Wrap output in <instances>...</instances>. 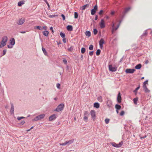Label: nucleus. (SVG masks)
I'll return each instance as SVG.
<instances>
[{
    "label": "nucleus",
    "mask_w": 152,
    "mask_h": 152,
    "mask_svg": "<svg viewBox=\"0 0 152 152\" xmlns=\"http://www.w3.org/2000/svg\"><path fill=\"white\" fill-rule=\"evenodd\" d=\"M140 88V86L139 85L136 89L133 91V92L135 93V94L136 95L137 94V91Z\"/></svg>",
    "instance_id": "obj_24"
},
{
    "label": "nucleus",
    "mask_w": 152,
    "mask_h": 152,
    "mask_svg": "<svg viewBox=\"0 0 152 152\" xmlns=\"http://www.w3.org/2000/svg\"><path fill=\"white\" fill-rule=\"evenodd\" d=\"M94 34V35H96L98 32V30L96 28H94L93 30Z\"/></svg>",
    "instance_id": "obj_37"
},
{
    "label": "nucleus",
    "mask_w": 152,
    "mask_h": 152,
    "mask_svg": "<svg viewBox=\"0 0 152 152\" xmlns=\"http://www.w3.org/2000/svg\"><path fill=\"white\" fill-rule=\"evenodd\" d=\"M74 140L72 139V140H70L68 141H66L67 142V144L68 145H69V144H70L73 143V142H74Z\"/></svg>",
    "instance_id": "obj_27"
},
{
    "label": "nucleus",
    "mask_w": 152,
    "mask_h": 152,
    "mask_svg": "<svg viewBox=\"0 0 152 152\" xmlns=\"http://www.w3.org/2000/svg\"><path fill=\"white\" fill-rule=\"evenodd\" d=\"M98 6L97 4H96L94 7V8L92 9L91 10V14L92 15H94L96 12V11L97 10Z\"/></svg>",
    "instance_id": "obj_6"
},
{
    "label": "nucleus",
    "mask_w": 152,
    "mask_h": 152,
    "mask_svg": "<svg viewBox=\"0 0 152 152\" xmlns=\"http://www.w3.org/2000/svg\"><path fill=\"white\" fill-rule=\"evenodd\" d=\"M64 104L63 103H61L55 109V111L57 112L62 111L64 108Z\"/></svg>",
    "instance_id": "obj_2"
},
{
    "label": "nucleus",
    "mask_w": 152,
    "mask_h": 152,
    "mask_svg": "<svg viewBox=\"0 0 152 152\" xmlns=\"http://www.w3.org/2000/svg\"><path fill=\"white\" fill-rule=\"evenodd\" d=\"M122 22V20H120L119 21V23L117 25V26L116 27H114V24H113V25L112 27H113V29L112 30V34H113L114 31H115L119 27L120 24Z\"/></svg>",
    "instance_id": "obj_7"
},
{
    "label": "nucleus",
    "mask_w": 152,
    "mask_h": 152,
    "mask_svg": "<svg viewBox=\"0 0 152 152\" xmlns=\"http://www.w3.org/2000/svg\"><path fill=\"white\" fill-rule=\"evenodd\" d=\"M115 13V12L114 11H111V14L112 15H113Z\"/></svg>",
    "instance_id": "obj_62"
},
{
    "label": "nucleus",
    "mask_w": 152,
    "mask_h": 152,
    "mask_svg": "<svg viewBox=\"0 0 152 152\" xmlns=\"http://www.w3.org/2000/svg\"><path fill=\"white\" fill-rule=\"evenodd\" d=\"M109 69L110 71L115 72L117 70V67H113L112 65H109Z\"/></svg>",
    "instance_id": "obj_8"
},
{
    "label": "nucleus",
    "mask_w": 152,
    "mask_h": 152,
    "mask_svg": "<svg viewBox=\"0 0 152 152\" xmlns=\"http://www.w3.org/2000/svg\"><path fill=\"white\" fill-rule=\"evenodd\" d=\"M60 145H62V146H64V143H60Z\"/></svg>",
    "instance_id": "obj_63"
},
{
    "label": "nucleus",
    "mask_w": 152,
    "mask_h": 152,
    "mask_svg": "<svg viewBox=\"0 0 152 152\" xmlns=\"http://www.w3.org/2000/svg\"><path fill=\"white\" fill-rule=\"evenodd\" d=\"M45 116V115L44 114H40L39 115L37 116L33 120V121H37L42 119L44 118Z\"/></svg>",
    "instance_id": "obj_3"
},
{
    "label": "nucleus",
    "mask_w": 152,
    "mask_h": 152,
    "mask_svg": "<svg viewBox=\"0 0 152 152\" xmlns=\"http://www.w3.org/2000/svg\"><path fill=\"white\" fill-rule=\"evenodd\" d=\"M25 123V121L24 120L22 121L20 124L21 125H23Z\"/></svg>",
    "instance_id": "obj_59"
},
{
    "label": "nucleus",
    "mask_w": 152,
    "mask_h": 152,
    "mask_svg": "<svg viewBox=\"0 0 152 152\" xmlns=\"http://www.w3.org/2000/svg\"><path fill=\"white\" fill-rule=\"evenodd\" d=\"M60 85L59 83H58L56 84V87L58 88H60Z\"/></svg>",
    "instance_id": "obj_54"
},
{
    "label": "nucleus",
    "mask_w": 152,
    "mask_h": 152,
    "mask_svg": "<svg viewBox=\"0 0 152 152\" xmlns=\"http://www.w3.org/2000/svg\"><path fill=\"white\" fill-rule=\"evenodd\" d=\"M66 29L68 31H72L73 30V27L71 25H68L66 26Z\"/></svg>",
    "instance_id": "obj_18"
},
{
    "label": "nucleus",
    "mask_w": 152,
    "mask_h": 152,
    "mask_svg": "<svg viewBox=\"0 0 152 152\" xmlns=\"http://www.w3.org/2000/svg\"><path fill=\"white\" fill-rule=\"evenodd\" d=\"M103 12V11L102 10H101L99 12V14L100 15H101L102 14Z\"/></svg>",
    "instance_id": "obj_51"
},
{
    "label": "nucleus",
    "mask_w": 152,
    "mask_h": 152,
    "mask_svg": "<svg viewBox=\"0 0 152 152\" xmlns=\"http://www.w3.org/2000/svg\"><path fill=\"white\" fill-rule=\"evenodd\" d=\"M86 51V49L84 48H82L81 49V53H84Z\"/></svg>",
    "instance_id": "obj_34"
},
{
    "label": "nucleus",
    "mask_w": 152,
    "mask_h": 152,
    "mask_svg": "<svg viewBox=\"0 0 152 152\" xmlns=\"http://www.w3.org/2000/svg\"><path fill=\"white\" fill-rule=\"evenodd\" d=\"M135 71V70L134 69H126L125 72L126 73H133L134 71Z\"/></svg>",
    "instance_id": "obj_11"
},
{
    "label": "nucleus",
    "mask_w": 152,
    "mask_h": 152,
    "mask_svg": "<svg viewBox=\"0 0 152 152\" xmlns=\"http://www.w3.org/2000/svg\"><path fill=\"white\" fill-rule=\"evenodd\" d=\"M148 34L147 32V30H145V32L143 33V34L141 35V37L142 38V37L143 36H145L146 35Z\"/></svg>",
    "instance_id": "obj_33"
},
{
    "label": "nucleus",
    "mask_w": 152,
    "mask_h": 152,
    "mask_svg": "<svg viewBox=\"0 0 152 152\" xmlns=\"http://www.w3.org/2000/svg\"><path fill=\"white\" fill-rule=\"evenodd\" d=\"M44 1H45V2L46 4H47L48 7L49 8L50 7V5H49V4L48 1L47 0H43Z\"/></svg>",
    "instance_id": "obj_39"
},
{
    "label": "nucleus",
    "mask_w": 152,
    "mask_h": 152,
    "mask_svg": "<svg viewBox=\"0 0 152 152\" xmlns=\"http://www.w3.org/2000/svg\"><path fill=\"white\" fill-rule=\"evenodd\" d=\"M124 114V111H122L120 114L121 116H123Z\"/></svg>",
    "instance_id": "obj_49"
},
{
    "label": "nucleus",
    "mask_w": 152,
    "mask_h": 152,
    "mask_svg": "<svg viewBox=\"0 0 152 152\" xmlns=\"http://www.w3.org/2000/svg\"><path fill=\"white\" fill-rule=\"evenodd\" d=\"M104 43V41L103 38H101L99 42L100 48L102 49L103 47V45Z\"/></svg>",
    "instance_id": "obj_9"
},
{
    "label": "nucleus",
    "mask_w": 152,
    "mask_h": 152,
    "mask_svg": "<svg viewBox=\"0 0 152 152\" xmlns=\"http://www.w3.org/2000/svg\"><path fill=\"white\" fill-rule=\"evenodd\" d=\"M109 121H110V119H109L108 118H106L105 120V123L106 124H108L109 123Z\"/></svg>",
    "instance_id": "obj_44"
},
{
    "label": "nucleus",
    "mask_w": 152,
    "mask_h": 152,
    "mask_svg": "<svg viewBox=\"0 0 152 152\" xmlns=\"http://www.w3.org/2000/svg\"><path fill=\"white\" fill-rule=\"evenodd\" d=\"M142 67V65L141 64H139L135 66V68L137 69H140Z\"/></svg>",
    "instance_id": "obj_20"
},
{
    "label": "nucleus",
    "mask_w": 152,
    "mask_h": 152,
    "mask_svg": "<svg viewBox=\"0 0 152 152\" xmlns=\"http://www.w3.org/2000/svg\"><path fill=\"white\" fill-rule=\"evenodd\" d=\"M115 108L117 110H120L121 108V106L118 104H116L115 105Z\"/></svg>",
    "instance_id": "obj_26"
},
{
    "label": "nucleus",
    "mask_w": 152,
    "mask_h": 152,
    "mask_svg": "<svg viewBox=\"0 0 152 152\" xmlns=\"http://www.w3.org/2000/svg\"><path fill=\"white\" fill-rule=\"evenodd\" d=\"M61 16L63 20H65V17L64 14H62L61 15Z\"/></svg>",
    "instance_id": "obj_48"
},
{
    "label": "nucleus",
    "mask_w": 152,
    "mask_h": 152,
    "mask_svg": "<svg viewBox=\"0 0 152 152\" xmlns=\"http://www.w3.org/2000/svg\"><path fill=\"white\" fill-rule=\"evenodd\" d=\"M94 51H91L89 52V54L90 56H92L94 54Z\"/></svg>",
    "instance_id": "obj_47"
},
{
    "label": "nucleus",
    "mask_w": 152,
    "mask_h": 152,
    "mask_svg": "<svg viewBox=\"0 0 152 152\" xmlns=\"http://www.w3.org/2000/svg\"><path fill=\"white\" fill-rule=\"evenodd\" d=\"M7 40L8 38L7 36H4L2 37V40L1 42L0 48H2L6 45Z\"/></svg>",
    "instance_id": "obj_1"
},
{
    "label": "nucleus",
    "mask_w": 152,
    "mask_h": 152,
    "mask_svg": "<svg viewBox=\"0 0 152 152\" xmlns=\"http://www.w3.org/2000/svg\"><path fill=\"white\" fill-rule=\"evenodd\" d=\"M56 115L55 114H53L51 115L50 116L49 118V120L50 121H52L56 119Z\"/></svg>",
    "instance_id": "obj_10"
},
{
    "label": "nucleus",
    "mask_w": 152,
    "mask_h": 152,
    "mask_svg": "<svg viewBox=\"0 0 152 152\" xmlns=\"http://www.w3.org/2000/svg\"><path fill=\"white\" fill-rule=\"evenodd\" d=\"M88 116H84L83 119L84 121H87L88 120Z\"/></svg>",
    "instance_id": "obj_53"
},
{
    "label": "nucleus",
    "mask_w": 152,
    "mask_h": 152,
    "mask_svg": "<svg viewBox=\"0 0 152 152\" xmlns=\"http://www.w3.org/2000/svg\"><path fill=\"white\" fill-rule=\"evenodd\" d=\"M92 118L94 120L96 118L95 112L94 110H91L90 112Z\"/></svg>",
    "instance_id": "obj_12"
},
{
    "label": "nucleus",
    "mask_w": 152,
    "mask_h": 152,
    "mask_svg": "<svg viewBox=\"0 0 152 152\" xmlns=\"http://www.w3.org/2000/svg\"><path fill=\"white\" fill-rule=\"evenodd\" d=\"M148 80H146L143 83V85L146 86V84H148Z\"/></svg>",
    "instance_id": "obj_50"
},
{
    "label": "nucleus",
    "mask_w": 152,
    "mask_h": 152,
    "mask_svg": "<svg viewBox=\"0 0 152 152\" xmlns=\"http://www.w3.org/2000/svg\"><path fill=\"white\" fill-rule=\"evenodd\" d=\"M143 88L146 93H148L150 92V90L148 89L146 86L143 85Z\"/></svg>",
    "instance_id": "obj_19"
},
{
    "label": "nucleus",
    "mask_w": 152,
    "mask_h": 152,
    "mask_svg": "<svg viewBox=\"0 0 152 152\" xmlns=\"http://www.w3.org/2000/svg\"><path fill=\"white\" fill-rule=\"evenodd\" d=\"M86 35L88 36V37H90L91 36V33L90 31H87L85 32Z\"/></svg>",
    "instance_id": "obj_23"
},
{
    "label": "nucleus",
    "mask_w": 152,
    "mask_h": 152,
    "mask_svg": "<svg viewBox=\"0 0 152 152\" xmlns=\"http://www.w3.org/2000/svg\"><path fill=\"white\" fill-rule=\"evenodd\" d=\"M98 18V15H96L95 16V20H97Z\"/></svg>",
    "instance_id": "obj_60"
},
{
    "label": "nucleus",
    "mask_w": 152,
    "mask_h": 152,
    "mask_svg": "<svg viewBox=\"0 0 152 152\" xmlns=\"http://www.w3.org/2000/svg\"><path fill=\"white\" fill-rule=\"evenodd\" d=\"M24 3L23 2V1H20L18 3V6H20L22 5L23 4H24Z\"/></svg>",
    "instance_id": "obj_32"
},
{
    "label": "nucleus",
    "mask_w": 152,
    "mask_h": 152,
    "mask_svg": "<svg viewBox=\"0 0 152 152\" xmlns=\"http://www.w3.org/2000/svg\"><path fill=\"white\" fill-rule=\"evenodd\" d=\"M89 115V113L87 111H85L84 114V116H88Z\"/></svg>",
    "instance_id": "obj_38"
},
{
    "label": "nucleus",
    "mask_w": 152,
    "mask_h": 152,
    "mask_svg": "<svg viewBox=\"0 0 152 152\" xmlns=\"http://www.w3.org/2000/svg\"><path fill=\"white\" fill-rule=\"evenodd\" d=\"M121 93L120 92H119L118 93L117 97V100L118 103H120L121 102Z\"/></svg>",
    "instance_id": "obj_14"
},
{
    "label": "nucleus",
    "mask_w": 152,
    "mask_h": 152,
    "mask_svg": "<svg viewBox=\"0 0 152 152\" xmlns=\"http://www.w3.org/2000/svg\"><path fill=\"white\" fill-rule=\"evenodd\" d=\"M25 118V117L21 116L20 117H19L17 118V119L18 120H20L21 119L24 118Z\"/></svg>",
    "instance_id": "obj_45"
},
{
    "label": "nucleus",
    "mask_w": 152,
    "mask_h": 152,
    "mask_svg": "<svg viewBox=\"0 0 152 152\" xmlns=\"http://www.w3.org/2000/svg\"><path fill=\"white\" fill-rule=\"evenodd\" d=\"M99 25L101 28H104L105 27V25L104 19H102L101 20V22L99 23Z\"/></svg>",
    "instance_id": "obj_13"
},
{
    "label": "nucleus",
    "mask_w": 152,
    "mask_h": 152,
    "mask_svg": "<svg viewBox=\"0 0 152 152\" xmlns=\"http://www.w3.org/2000/svg\"><path fill=\"white\" fill-rule=\"evenodd\" d=\"M89 49L90 50H92L93 49V45H89Z\"/></svg>",
    "instance_id": "obj_42"
},
{
    "label": "nucleus",
    "mask_w": 152,
    "mask_h": 152,
    "mask_svg": "<svg viewBox=\"0 0 152 152\" xmlns=\"http://www.w3.org/2000/svg\"><path fill=\"white\" fill-rule=\"evenodd\" d=\"M42 50L44 54L45 55H47V53L46 51V50L44 48L42 47Z\"/></svg>",
    "instance_id": "obj_29"
},
{
    "label": "nucleus",
    "mask_w": 152,
    "mask_h": 152,
    "mask_svg": "<svg viewBox=\"0 0 152 152\" xmlns=\"http://www.w3.org/2000/svg\"><path fill=\"white\" fill-rule=\"evenodd\" d=\"M43 29L44 30H46L47 29V27L46 26H44L43 27Z\"/></svg>",
    "instance_id": "obj_61"
},
{
    "label": "nucleus",
    "mask_w": 152,
    "mask_h": 152,
    "mask_svg": "<svg viewBox=\"0 0 152 152\" xmlns=\"http://www.w3.org/2000/svg\"><path fill=\"white\" fill-rule=\"evenodd\" d=\"M130 9V7H128L127 8H126L124 10V14H126V12H127L128 11H129V10Z\"/></svg>",
    "instance_id": "obj_28"
},
{
    "label": "nucleus",
    "mask_w": 152,
    "mask_h": 152,
    "mask_svg": "<svg viewBox=\"0 0 152 152\" xmlns=\"http://www.w3.org/2000/svg\"><path fill=\"white\" fill-rule=\"evenodd\" d=\"M78 13L77 12H74V18H77L78 17Z\"/></svg>",
    "instance_id": "obj_35"
},
{
    "label": "nucleus",
    "mask_w": 152,
    "mask_h": 152,
    "mask_svg": "<svg viewBox=\"0 0 152 152\" xmlns=\"http://www.w3.org/2000/svg\"><path fill=\"white\" fill-rule=\"evenodd\" d=\"M147 137V136L146 135H145V136H141L140 137V138L141 139H144V138H145V137Z\"/></svg>",
    "instance_id": "obj_58"
},
{
    "label": "nucleus",
    "mask_w": 152,
    "mask_h": 152,
    "mask_svg": "<svg viewBox=\"0 0 152 152\" xmlns=\"http://www.w3.org/2000/svg\"><path fill=\"white\" fill-rule=\"evenodd\" d=\"M94 107L96 108H98L99 107V104L98 102H95L94 104Z\"/></svg>",
    "instance_id": "obj_21"
},
{
    "label": "nucleus",
    "mask_w": 152,
    "mask_h": 152,
    "mask_svg": "<svg viewBox=\"0 0 152 152\" xmlns=\"http://www.w3.org/2000/svg\"><path fill=\"white\" fill-rule=\"evenodd\" d=\"M148 60H146L145 62V64H148Z\"/></svg>",
    "instance_id": "obj_64"
},
{
    "label": "nucleus",
    "mask_w": 152,
    "mask_h": 152,
    "mask_svg": "<svg viewBox=\"0 0 152 152\" xmlns=\"http://www.w3.org/2000/svg\"><path fill=\"white\" fill-rule=\"evenodd\" d=\"M138 98L137 97H136V98H134L133 99V101L134 103L135 104H137V101H138Z\"/></svg>",
    "instance_id": "obj_25"
},
{
    "label": "nucleus",
    "mask_w": 152,
    "mask_h": 152,
    "mask_svg": "<svg viewBox=\"0 0 152 152\" xmlns=\"http://www.w3.org/2000/svg\"><path fill=\"white\" fill-rule=\"evenodd\" d=\"M101 53V50L99 49H98L96 51V55L97 56H99Z\"/></svg>",
    "instance_id": "obj_30"
},
{
    "label": "nucleus",
    "mask_w": 152,
    "mask_h": 152,
    "mask_svg": "<svg viewBox=\"0 0 152 152\" xmlns=\"http://www.w3.org/2000/svg\"><path fill=\"white\" fill-rule=\"evenodd\" d=\"M10 43L12 45H15V39L13 38H11L10 40Z\"/></svg>",
    "instance_id": "obj_16"
},
{
    "label": "nucleus",
    "mask_w": 152,
    "mask_h": 152,
    "mask_svg": "<svg viewBox=\"0 0 152 152\" xmlns=\"http://www.w3.org/2000/svg\"><path fill=\"white\" fill-rule=\"evenodd\" d=\"M13 46L10 45H7V47L9 48H12L13 47Z\"/></svg>",
    "instance_id": "obj_52"
},
{
    "label": "nucleus",
    "mask_w": 152,
    "mask_h": 152,
    "mask_svg": "<svg viewBox=\"0 0 152 152\" xmlns=\"http://www.w3.org/2000/svg\"><path fill=\"white\" fill-rule=\"evenodd\" d=\"M56 15H50L49 16V18H51L54 17Z\"/></svg>",
    "instance_id": "obj_57"
},
{
    "label": "nucleus",
    "mask_w": 152,
    "mask_h": 152,
    "mask_svg": "<svg viewBox=\"0 0 152 152\" xmlns=\"http://www.w3.org/2000/svg\"><path fill=\"white\" fill-rule=\"evenodd\" d=\"M25 20V19L23 18H22L19 19L16 22V23L18 25H22L23 24Z\"/></svg>",
    "instance_id": "obj_5"
},
{
    "label": "nucleus",
    "mask_w": 152,
    "mask_h": 152,
    "mask_svg": "<svg viewBox=\"0 0 152 152\" xmlns=\"http://www.w3.org/2000/svg\"><path fill=\"white\" fill-rule=\"evenodd\" d=\"M89 5L88 4H86L83 6L81 7V10H84L86 8H88L89 7Z\"/></svg>",
    "instance_id": "obj_17"
},
{
    "label": "nucleus",
    "mask_w": 152,
    "mask_h": 152,
    "mask_svg": "<svg viewBox=\"0 0 152 152\" xmlns=\"http://www.w3.org/2000/svg\"><path fill=\"white\" fill-rule=\"evenodd\" d=\"M73 49V47L72 46H71L70 48H69L68 50L69 51H72Z\"/></svg>",
    "instance_id": "obj_41"
},
{
    "label": "nucleus",
    "mask_w": 152,
    "mask_h": 152,
    "mask_svg": "<svg viewBox=\"0 0 152 152\" xmlns=\"http://www.w3.org/2000/svg\"><path fill=\"white\" fill-rule=\"evenodd\" d=\"M10 104L11 105V107L10 110V112L11 114H12L14 113V107L13 104L12 103H11Z\"/></svg>",
    "instance_id": "obj_15"
},
{
    "label": "nucleus",
    "mask_w": 152,
    "mask_h": 152,
    "mask_svg": "<svg viewBox=\"0 0 152 152\" xmlns=\"http://www.w3.org/2000/svg\"><path fill=\"white\" fill-rule=\"evenodd\" d=\"M36 29H37L41 31L43 30L42 27L40 26H36Z\"/></svg>",
    "instance_id": "obj_36"
},
{
    "label": "nucleus",
    "mask_w": 152,
    "mask_h": 152,
    "mask_svg": "<svg viewBox=\"0 0 152 152\" xmlns=\"http://www.w3.org/2000/svg\"><path fill=\"white\" fill-rule=\"evenodd\" d=\"M63 63L65 64H67V61L66 60V59H64L63 60Z\"/></svg>",
    "instance_id": "obj_46"
},
{
    "label": "nucleus",
    "mask_w": 152,
    "mask_h": 152,
    "mask_svg": "<svg viewBox=\"0 0 152 152\" xmlns=\"http://www.w3.org/2000/svg\"><path fill=\"white\" fill-rule=\"evenodd\" d=\"M6 52H7V50L6 49H4L3 50V54L2 55V56H4V55L6 53Z\"/></svg>",
    "instance_id": "obj_43"
},
{
    "label": "nucleus",
    "mask_w": 152,
    "mask_h": 152,
    "mask_svg": "<svg viewBox=\"0 0 152 152\" xmlns=\"http://www.w3.org/2000/svg\"><path fill=\"white\" fill-rule=\"evenodd\" d=\"M97 99L99 102H102V96H99L98 97Z\"/></svg>",
    "instance_id": "obj_40"
},
{
    "label": "nucleus",
    "mask_w": 152,
    "mask_h": 152,
    "mask_svg": "<svg viewBox=\"0 0 152 152\" xmlns=\"http://www.w3.org/2000/svg\"><path fill=\"white\" fill-rule=\"evenodd\" d=\"M123 142L122 141L120 142L118 144H117L114 142H112L111 143L113 146L116 148L121 147L122 145Z\"/></svg>",
    "instance_id": "obj_4"
},
{
    "label": "nucleus",
    "mask_w": 152,
    "mask_h": 152,
    "mask_svg": "<svg viewBox=\"0 0 152 152\" xmlns=\"http://www.w3.org/2000/svg\"><path fill=\"white\" fill-rule=\"evenodd\" d=\"M63 42L64 43H66V38H65V37L64 38H63Z\"/></svg>",
    "instance_id": "obj_56"
},
{
    "label": "nucleus",
    "mask_w": 152,
    "mask_h": 152,
    "mask_svg": "<svg viewBox=\"0 0 152 152\" xmlns=\"http://www.w3.org/2000/svg\"><path fill=\"white\" fill-rule=\"evenodd\" d=\"M43 34L45 36L47 37L48 36L49 32L48 31L45 30L42 32Z\"/></svg>",
    "instance_id": "obj_22"
},
{
    "label": "nucleus",
    "mask_w": 152,
    "mask_h": 152,
    "mask_svg": "<svg viewBox=\"0 0 152 152\" xmlns=\"http://www.w3.org/2000/svg\"><path fill=\"white\" fill-rule=\"evenodd\" d=\"M60 35L63 38H65V34L64 33H62V32L60 33Z\"/></svg>",
    "instance_id": "obj_31"
},
{
    "label": "nucleus",
    "mask_w": 152,
    "mask_h": 152,
    "mask_svg": "<svg viewBox=\"0 0 152 152\" xmlns=\"http://www.w3.org/2000/svg\"><path fill=\"white\" fill-rule=\"evenodd\" d=\"M50 30L51 31H52V33H53L54 32V31L53 30V27H51L50 28Z\"/></svg>",
    "instance_id": "obj_55"
}]
</instances>
